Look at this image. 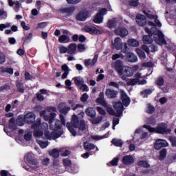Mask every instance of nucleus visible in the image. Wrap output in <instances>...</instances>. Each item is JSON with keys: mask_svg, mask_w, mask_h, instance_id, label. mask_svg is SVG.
<instances>
[{"mask_svg": "<svg viewBox=\"0 0 176 176\" xmlns=\"http://www.w3.org/2000/svg\"><path fill=\"white\" fill-rule=\"evenodd\" d=\"M97 60H98V54H96L94 58L91 59H85V67H93L96 65V63H97Z\"/></svg>", "mask_w": 176, "mask_h": 176, "instance_id": "obj_17", "label": "nucleus"}, {"mask_svg": "<svg viewBox=\"0 0 176 176\" xmlns=\"http://www.w3.org/2000/svg\"><path fill=\"white\" fill-rule=\"evenodd\" d=\"M107 9L102 8L100 10L98 14L95 16L94 19V23H96V24H101L102 23L103 18L102 16L104 14H107Z\"/></svg>", "mask_w": 176, "mask_h": 176, "instance_id": "obj_9", "label": "nucleus"}, {"mask_svg": "<svg viewBox=\"0 0 176 176\" xmlns=\"http://www.w3.org/2000/svg\"><path fill=\"white\" fill-rule=\"evenodd\" d=\"M136 23H138L139 25H141V27H144V25L146 24V18L144 15H138L136 16Z\"/></svg>", "mask_w": 176, "mask_h": 176, "instance_id": "obj_19", "label": "nucleus"}, {"mask_svg": "<svg viewBox=\"0 0 176 176\" xmlns=\"http://www.w3.org/2000/svg\"><path fill=\"white\" fill-rule=\"evenodd\" d=\"M122 163L125 166H130L134 163V157L133 155H126L122 158Z\"/></svg>", "mask_w": 176, "mask_h": 176, "instance_id": "obj_16", "label": "nucleus"}, {"mask_svg": "<svg viewBox=\"0 0 176 176\" xmlns=\"http://www.w3.org/2000/svg\"><path fill=\"white\" fill-rule=\"evenodd\" d=\"M144 129H147L149 133H157V134H170L171 130L167 128V124L161 123L157 125V128H152L149 125H144Z\"/></svg>", "mask_w": 176, "mask_h": 176, "instance_id": "obj_5", "label": "nucleus"}, {"mask_svg": "<svg viewBox=\"0 0 176 176\" xmlns=\"http://www.w3.org/2000/svg\"><path fill=\"white\" fill-rule=\"evenodd\" d=\"M74 80L75 85H76V86H78V87L81 85H83V83H85V80L80 76H77L74 78Z\"/></svg>", "mask_w": 176, "mask_h": 176, "instance_id": "obj_30", "label": "nucleus"}, {"mask_svg": "<svg viewBox=\"0 0 176 176\" xmlns=\"http://www.w3.org/2000/svg\"><path fill=\"white\" fill-rule=\"evenodd\" d=\"M66 127L71 134H72L74 137H76V131H75L74 129H78L79 131H85V130H86V124L85 123V120H79L78 116L73 115L71 122H67L66 124Z\"/></svg>", "mask_w": 176, "mask_h": 176, "instance_id": "obj_2", "label": "nucleus"}, {"mask_svg": "<svg viewBox=\"0 0 176 176\" xmlns=\"http://www.w3.org/2000/svg\"><path fill=\"white\" fill-rule=\"evenodd\" d=\"M1 16V19L5 20L6 17H8V12L5 11V10H0V17Z\"/></svg>", "mask_w": 176, "mask_h": 176, "instance_id": "obj_51", "label": "nucleus"}, {"mask_svg": "<svg viewBox=\"0 0 176 176\" xmlns=\"http://www.w3.org/2000/svg\"><path fill=\"white\" fill-rule=\"evenodd\" d=\"M88 17L89 11L86 10H82L76 15V19L78 21H85V20H87Z\"/></svg>", "mask_w": 176, "mask_h": 176, "instance_id": "obj_12", "label": "nucleus"}, {"mask_svg": "<svg viewBox=\"0 0 176 176\" xmlns=\"http://www.w3.org/2000/svg\"><path fill=\"white\" fill-rule=\"evenodd\" d=\"M97 102H100L102 105H107L106 101L104 100V92H100L99 94V98H97Z\"/></svg>", "mask_w": 176, "mask_h": 176, "instance_id": "obj_33", "label": "nucleus"}, {"mask_svg": "<svg viewBox=\"0 0 176 176\" xmlns=\"http://www.w3.org/2000/svg\"><path fill=\"white\" fill-rule=\"evenodd\" d=\"M85 30L86 32H89V34H93L94 35H97V34H98V32H100V31L98 30H97V28H96L95 27H92V26H86L85 28Z\"/></svg>", "mask_w": 176, "mask_h": 176, "instance_id": "obj_25", "label": "nucleus"}, {"mask_svg": "<svg viewBox=\"0 0 176 176\" xmlns=\"http://www.w3.org/2000/svg\"><path fill=\"white\" fill-rule=\"evenodd\" d=\"M66 107L67 104H65V102H61L58 106V109H59L60 112H61Z\"/></svg>", "mask_w": 176, "mask_h": 176, "instance_id": "obj_56", "label": "nucleus"}, {"mask_svg": "<svg viewBox=\"0 0 176 176\" xmlns=\"http://www.w3.org/2000/svg\"><path fill=\"white\" fill-rule=\"evenodd\" d=\"M79 87L80 90H82V91H89V87L85 85V83L81 85Z\"/></svg>", "mask_w": 176, "mask_h": 176, "instance_id": "obj_55", "label": "nucleus"}, {"mask_svg": "<svg viewBox=\"0 0 176 176\" xmlns=\"http://www.w3.org/2000/svg\"><path fill=\"white\" fill-rule=\"evenodd\" d=\"M24 160L26 162V163H28L31 167L38 166V160H35L32 153H28L26 155H25Z\"/></svg>", "mask_w": 176, "mask_h": 176, "instance_id": "obj_7", "label": "nucleus"}, {"mask_svg": "<svg viewBox=\"0 0 176 176\" xmlns=\"http://www.w3.org/2000/svg\"><path fill=\"white\" fill-rule=\"evenodd\" d=\"M170 141L173 145V146H176V138L175 137H170Z\"/></svg>", "mask_w": 176, "mask_h": 176, "instance_id": "obj_64", "label": "nucleus"}, {"mask_svg": "<svg viewBox=\"0 0 176 176\" xmlns=\"http://www.w3.org/2000/svg\"><path fill=\"white\" fill-rule=\"evenodd\" d=\"M118 163H119V158L115 157L113 159V160L111 162V166H118Z\"/></svg>", "mask_w": 176, "mask_h": 176, "instance_id": "obj_60", "label": "nucleus"}, {"mask_svg": "<svg viewBox=\"0 0 176 176\" xmlns=\"http://www.w3.org/2000/svg\"><path fill=\"white\" fill-rule=\"evenodd\" d=\"M85 113L90 118H96L97 115L96 109H94L93 107H88L85 111Z\"/></svg>", "mask_w": 176, "mask_h": 176, "instance_id": "obj_23", "label": "nucleus"}, {"mask_svg": "<svg viewBox=\"0 0 176 176\" xmlns=\"http://www.w3.org/2000/svg\"><path fill=\"white\" fill-rule=\"evenodd\" d=\"M166 155H167V151L165 148H163L160 153L159 160L161 161L164 160V159H166Z\"/></svg>", "mask_w": 176, "mask_h": 176, "instance_id": "obj_40", "label": "nucleus"}, {"mask_svg": "<svg viewBox=\"0 0 176 176\" xmlns=\"http://www.w3.org/2000/svg\"><path fill=\"white\" fill-rule=\"evenodd\" d=\"M116 24H118V21H116V19H114L108 21L107 26L109 28H113V27H116Z\"/></svg>", "mask_w": 176, "mask_h": 176, "instance_id": "obj_41", "label": "nucleus"}, {"mask_svg": "<svg viewBox=\"0 0 176 176\" xmlns=\"http://www.w3.org/2000/svg\"><path fill=\"white\" fill-rule=\"evenodd\" d=\"M128 61L130 63H137L138 61V58L134 54L129 52L127 54Z\"/></svg>", "mask_w": 176, "mask_h": 176, "instance_id": "obj_27", "label": "nucleus"}, {"mask_svg": "<svg viewBox=\"0 0 176 176\" xmlns=\"http://www.w3.org/2000/svg\"><path fill=\"white\" fill-rule=\"evenodd\" d=\"M69 41H70L69 37L65 34L60 36L58 38V42L60 43H68Z\"/></svg>", "mask_w": 176, "mask_h": 176, "instance_id": "obj_32", "label": "nucleus"}, {"mask_svg": "<svg viewBox=\"0 0 176 176\" xmlns=\"http://www.w3.org/2000/svg\"><path fill=\"white\" fill-rule=\"evenodd\" d=\"M128 45L129 46H132L133 47H138V46H140V43L134 38H131L128 40Z\"/></svg>", "mask_w": 176, "mask_h": 176, "instance_id": "obj_31", "label": "nucleus"}, {"mask_svg": "<svg viewBox=\"0 0 176 176\" xmlns=\"http://www.w3.org/2000/svg\"><path fill=\"white\" fill-rule=\"evenodd\" d=\"M143 42L147 45L152 43L153 42V39L149 35L144 36H143Z\"/></svg>", "mask_w": 176, "mask_h": 176, "instance_id": "obj_36", "label": "nucleus"}, {"mask_svg": "<svg viewBox=\"0 0 176 176\" xmlns=\"http://www.w3.org/2000/svg\"><path fill=\"white\" fill-rule=\"evenodd\" d=\"M63 164L65 167H69L71 166V160H69L68 159H64Z\"/></svg>", "mask_w": 176, "mask_h": 176, "instance_id": "obj_59", "label": "nucleus"}, {"mask_svg": "<svg viewBox=\"0 0 176 176\" xmlns=\"http://www.w3.org/2000/svg\"><path fill=\"white\" fill-rule=\"evenodd\" d=\"M16 87L20 91V93H24V86L22 82H16Z\"/></svg>", "mask_w": 176, "mask_h": 176, "instance_id": "obj_46", "label": "nucleus"}, {"mask_svg": "<svg viewBox=\"0 0 176 176\" xmlns=\"http://www.w3.org/2000/svg\"><path fill=\"white\" fill-rule=\"evenodd\" d=\"M148 25H150V27L152 28H145L146 32H148L149 35H155V36L154 37V41L157 43V45H166V40L164 39V36L163 35V33H162L157 30V28H156V27L155 26V23L152 21H148Z\"/></svg>", "mask_w": 176, "mask_h": 176, "instance_id": "obj_3", "label": "nucleus"}, {"mask_svg": "<svg viewBox=\"0 0 176 176\" xmlns=\"http://www.w3.org/2000/svg\"><path fill=\"white\" fill-rule=\"evenodd\" d=\"M115 34L121 38H126L129 35V30L124 28H118L115 30Z\"/></svg>", "mask_w": 176, "mask_h": 176, "instance_id": "obj_13", "label": "nucleus"}, {"mask_svg": "<svg viewBox=\"0 0 176 176\" xmlns=\"http://www.w3.org/2000/svg\"><path fill=\"white\" fill-rule=\"evenodd\" d=\"M64 151H65L64 148H53L52 150L49 151V155H50V156H52V157L57 159V157H58V156H60V153L64 152Z\"/></svg>", "mask_w": 176, "mask_h": 176, "instance_id": "obj_15", "label": "nucleus"}, {"mask_svg": "<svg viewBox=\"0 0 176 176\" xmlns=\"http://www.w3.org/2000/svg\"><path fill=\"white\" fill-rule=\"evenodd\" d=\"M24 138L26 140V141H31V138H32V133L31 132L25 133Z\"/></svg>", "mask_w": 176, "mask_h": 176, "instance_id": "obj_54", "label": "nucleus"}, {"mask_svg": "<svg viewBox=\"0 0 176 176\" xmlns=\"http://www.w3.org/2000/svg\"><path fill=\"white\" fill-rule=\"evenodd\" d=\"M106 96L109 98H115L118 96V92L113 89H108L106 90Z\"/></svg>", "mask_w": 176, "mask_h": 176, "instance_id": "obj_24", "label": "nucleus"}, {"mask_svg": "<svg viewBox=\"0 0 176 176\" xmlns=\"http://www.w3.org/2000/svg\"><path fill=\"white\" fill-rule=\"evenodd\" d=\"M155 84L157 86H163L164 85V79L163 77H158L155 80Z\"/></svg>", "mask_w": 176, "mask_h": 176, "instance_id": "obj_43", "label": "nucleus"}, {"mask_svg": "<svg viewBox=\"0 0 176 176\" xmlns=\"http://www.w3.org/2000/svg\"><path fill=\"white\" fill-rule=\"evenodd\" d=\"M62 13H66L67 14H72L74 13V8H65L61 10Z\"/></svg>", "mask_w": 176, "mask_h": 176, "instance_id": "obj_42", "label": "nucleus"}, {"mask_svg": "<svg viewBox=\"0 0 176 176\" xmlns=\"http://www.w3.org/2000/svg\"><path fill=\"white\" fill-rule=\"evenodd\" d=\"M109 134V132H108L107 134H105L104 135H102V136H100L98 135H92L91 138H92V140H96L97 141H98L100 140H103V138H108Z\"/></svg>", "mask_w": 176, "mask_h": 176, "instance_id": "obj_39", "label": "nucleus"}, {"mask_svg": "<svg viewBox=\"0 0 176 176\" xmlns=\"http://www.w3.org/2000/svg\"><path fill=\"white\" fill-rule=\"evenodd\" d=\"M60 118L61 121H60L59 120H56L54 128H50L51 130H54V131L51 133L47 131L45 132V135L48 140H56V138H59V137H61V135L63 134L61 127H63L62 124H63V126H65V118L63 115H60Z\"/></svg>", "mask_w": 176, "mask_h": 176, "instance_id": "obj_1", "label": "nucleus"}, {"mask_svg": "<svg viewBox=\"0 0 176 176\" xmlns=\"http://www.w3.org/2000/svg\"><path fill=\"white\" fill-rule=\"evenodd\" d=\"M112 144H113V145L116 146H122V145H123V142H122L120 140L113 139Z\"/></svg>", "mask_w": 176, "mask_h": 176, "instance_id": "obj_45", "label": "nucleus"}, {"mask_svg": "<svg viewBox=\"0 0 176 176\" xmlns=\"http://www.w3.org/2000/svg\"><path fill=\"white\" fill-rule=\"evenodd\" d=\"M147 113H153L155 112V107L151 104H147V110H146Z\"/></svg>", "mask_w": 176, "mask_h": 176, "instance_id": "obj_50", "label": "nucleus"}, {"mask_svg": "<svg viewBox=\"0 0 176 176\" xmlns=\"http://www.w3.org/2000/svg\"><path fill=\"white\" fill-rule=\"evenodd\" d=\"M119 76L121 77L122 80H127V78H130V76H133V69L130 67L124 66L122 69L119 72Z\"/></svg>", "mask_w": 176, "mask_h": 176, "instance_id": "obj_6", "label": "nucleus"}, {"mask_svg": "<svg viewBox=\"0 0 176 176\" xmlns=\"http://www.w3.org/2000/svg\"><path fill=\"white\" fill-rule=\"evenodd\" d=\"M16 123L17 126H24V122L23 121L22 118L16 119Z\"/></svg>", "mask_w": 176, "mask_h": 176, "instance_id": "obj_61", "label": "nucleus"}, {"mask_svg": "<svg viewBox=\"0 0 176 176\" xmlns=\"http://www.w3.org/2000/svg\"><path fill=\"white\" fill-rule=\"evenodd\" d=\"M96 111H98L100 115H102L103 116H105L107 115V112L105 111V110L100 107H96Z\"/></svg>", "mask_w": 176, "mask_h": 176, "instance_id": "obj_49", "label": "nucleus"}, {"mask_svg": "<svg viewBox=\"0 0 176 176\" xmlns=\"http://www.w3.org/2000/svg\"><path fill=\"white\" fill-rule=\"evenodd\" d=\"M121 98L124 107H129V105L130 104V98L127 97V95H126V93L124 92L121 93Z\"/></svg>", "mask_w": 176, "mask_h": 176, "instance_id": "obj_22", "label": "nucleus"}, {"mask_svg": "<svg viewBox=\"0 0 176 176\" xmlns=\"http://www.w3.org/2000/svg\"><path fill=\"white\" fill-rule=\"evenodd\" d=\"M87 98H89V95L87 94H84L81 97V101L82 102H86L87 101Z\"/></svg>", "mask_w": 176, "mask_h": 176, "instance_id": "obj_62", "label": "nucleus"}, {"mask_svg": "<svg viewBox=\"0 0 176 176\" xmlns=\"http://www.w3.org/2000/svg\"><path fill=\"white\" fill-rule=\"evenodd\" d=\"M36 138H37L36 142L40 145L41 148L44 149V148L47 147V146L49 145L47 144V142L42 140V137Z\"/></svg>", "mask_w": 176, "mask_h": 176, "instance_id": "obj_29", "label": "nucleus"}, {"mask_svg": "<svg viewBox=\"0 0 176 176\" xmlns=\"http://www.w3.org/2000/svg\"><path fill=\"white\" fill-rule=\"evenodd\" d=\"M136 52L139 56L140 58H141V60H145L146 58V56H145V52H142L141 50L137 48Z\"/></svg>", "mask_w": 176, "mask_h": 176, "instance_id": "obj_38", "label": "nucleus"}, {"mask_svg": "<svg viewBox=\"0 0 176 176\" xmlns=\"http://www.w3.org/2000/svg\"><path fill=\"white\" fill-rule=\"evenodd\" d=\"M1 72L3 74L7 73L10 74V75H13V69L12 68H3L1 69Z\"/></svg>", "mask_w": 176, "mask_h": 176, "instance_id": "obj_47", "label": "nucleus"}, {"mask_svg": "<svg viewBox=\"0 0 176 176\" xmlns=\"http://www.w3.org/2000/svg\"><path fill=\"white\" fill-rule=\"evenodd\" d=\"M138 0H131L129 1V5L131 6L136 7L138 6Z\"/></svg>", "mask_w": 176, "mask_h": 176, "instance_id": "obj_58", "label": "nucleus"}, {"mask_svg": "<svg viewBox=\"0 0 176 176\" xmlns=\"http://www.w3.org/2000/svg\"><path fill=\"white\" fill-rule=\"evenodd\" d=\"M76 43H71L67 47V53L68 54H75L76 52Z\"/></svg>", "mask_w": 176, "mask_h": 176, "instance_id": "obj_26", "label": "nucleus"}, {"mask_svg": "<svg viewBox=\"0 0 176 176\" xmlns=\"http://www.w3.org/2000/svg\"><path fill=\"white\" fill-rule=\"evenodd\" d=\"M36 98L38 100V101H43V100H45V96H43L42 94L38 93L36 94Z\"/></svg>", "mask_w": 176, "mask_h": 176, "instance_id": "obj_63", "label": "nucleus"}, {"mask_svg": "<svg viewBox=\"0 0 176 176\" xmlns=\"http://www.w3.org/2000/svg\"><path fill=\"white\" fill-rule=\"evenodd\" d=\"M113 46L114 49H116V50H120V49L123 47V43H122V39L120 37H117L115 38Z\"/></svg>", "mask_w": 176, "mask_h": 176, "instance_id": "obj_20", "label": "nucleus"}, {"mask_svg": "<svg viewBox=\"0 0 176 176\" xmlns=\"http://www.w3.org/2000/svg\"><path fill=\"white\" fill-rule=\"evenodd\" d=\"M77 48L79 52H85L86 50V45L85 44H78Z\"/></svg>", "mask_w": 176, "mask_h": 176, "instance_id": "obj_52", "label": "nucleus"}, {"mask_svg": "<svg viewBox=\"0 0 176 176\" xmlns=\"http://www.w3.org/2000/svg\"><path fill=\"white\" fill-rule=\"evenodd\" d=\"M59 53H60V54H65V53H68V48L64 46L60 47Z\"/></svg>", "mask_w": 176, "mask_h": 176, "instance_id": "obj_48", "label": "nucleus"}, {"mask_svg": "<svg viewBox=\"0 0 176 176\" xmlns=\"http://www.w3.org/2000/svg\"><path fill=\"white\" fill-rule=\"evenodd\" d=\"M49 125L47 123L43 122L41 124V119H37L36 122L31 126V129H33L34 135L36 138H41L43 135V131L42 130H47ZM41 129V130L40 129Z\"/></svg>", "mask_w": 176, "mask_h": 176, "instance_id": "obj_4", "label": "nucleus"}, {"mask_svg": "<svg viewBox=\"0 0 176 176\" xmlns=\"http://www.w3.org/2000/svg\"><path fill=\"white\" fill-rule=\"evenodd\" d=\"M84 148L86 151H91V149H94V148H96V146L93 144L85 142L84 143Z\"/></svg>", "mask_w": 176, "mask_h": 176, "instance_id": "obj_35", "label": "nucleus"}, {"mask_svg": "<svg viewBox=\"0 0 176 176\" xmlns=\"http://www.w3.org/2000/svg\"><path fill=\"white\" fill-rule=\"evenodd\" d=\"M56 116H57V114H56V113H50V129H54V125L52 124L54 120V118H56Z\"/></svg>", "mask_w": 176, "mask_h": 176, "instance_id": "obj_34", "label": "nucleus"}, {"mask_svg": "<svg viewBox=\"0 0 176 176\" xmlns=\"http://www.w3.org/2000/svg\"><path fill=\"white\" fill-rule=\"evenodd\" d=\"M113 107L117 111L118 116H120L122 113H123L124 109H123V104L122 102H119L113 103Z\"/></svg>", "mask_w": 176, "mask_h": 176, "instance_id": "obj_18", "label": "nucleus"}, {"mask_svg": "<svg viewBox=\"0 0 176 176\" xmlns=\"http://www.w3.org/2000/svg\"><path fill=\"white\" fill-rule=\"evenodd\" d=\"M103 107H105V108H107V112H108L109 115H112L113 116L116 115L115 111H113V109H112V107H111L109 104L106 103V105H103Z\"/></svg>", "mask_w": 176, "mask_h": 176, "instance_id": "obj_37", "label": "nucleus"}, {"mask_svg": "<svg viewBox=\"0 0 176 176\" xmlns=\"http://www.w3.org/2000/svg\"><path fill=\"white\" fill-rule=\"evenodd\" d=\"M35 119H36V116L34 113H28L24 116V122H25V123H28V124H32V126L35 123Z\"/></svg>", "mask_w": 176, "mask_h": 176, "instance_id": "obj_8", "label": "nucleus"}, {"mask_svg": "<svg viewBox=\"0 0 176 176\" xmlns=\"http://www.w3.org/2000/svg\"><path fill=\"white\" fill-rule=\"evenodd\" d=\"M111 67L114 68L116 71H117L118 75H119V72H121L122 69L124 67V66H123V63L122 62V60H119L111 64Z\"/></svg>", "mask_w": 176, "mask_h": 176, "instance_id": "obj_14", "label": "nucleus"}, {"mask_svg": "<svg viewBox=\"0 0 176 176\" xmlns=\"http://www.w3.org/2000/svg\"><path fill=\"white\" fill-rule=\"evenodd\" d=\"M133 79H130L129 80L127 81L126 85L128 86H135V85L138 84V82H140V79H142V75L141 73L138 72L135 74Z\"/></svg>", "mask_w": 176, "mask_h": 176, "instance_id": "obj_11", "label": "nucleus"}, {"mask_svg": "<svg viewBox=\"0 0 176 176\" xmlns=\"http://www.w3.org/2000/svg\"><path fill=\"white\" fill-rule=\"evenodd\" d=\"M45 109L47 112H50V113L57 112V109L54 107H47Z\"/></svg>", "mask_w": 176, "mask_h": 176, "instance_id": "obj_53", "label": "nucleus"}, {"mask_svg": "<svg viewBox=\"0 0 176 176\" xmlns=\"http://www.w3.org/2000/svg\"><path fill=\"white\" fill-rule=\"evenodd\" d=\"M138 166H140V167H144L145 168H148V167H150L149 164H148V162H146V161L143 160L138 162Z\"/></svg>", "mask_w": 176, "mask_h": 176, "instance_id": "obj_44", "label": "nucleus"}, {"mask_svg": "<svg viewBox=\"0 0 176 176\" xmlns=\"http://www.w3.org/2000/svg\"><path fill=\"white\" fill-rule=\"evenodd\" d=\"M166 146H168V143L163 139H157L154 144V148L156 151H160Z\"/></svg>", "mask_w": 176, "mask_h": 176, "instance_id": "obj_10", "label": "nucleus"}, {"mask_svg": "<svg viewBox=\"0 0 176 176\" xmlns=\"http://www.w3.org/2000/svg\"><path fill=\"white\" fill-rule=\"evenodd\" d=\"M8 127L9 129L11 130V131H14V130L16 129V120H14V118L10 119Z\"/></svg>", "mask_w": 176, "mask_h": 176, "instance_id": "obj_28", "label": "nucleus"}, {"mask_svg": "<svg viewBox=\"0 0 176 176\" xmlns=\"http://www.w3.org/2000/svg\"><path fill=\"white\" fill-rule=\"evenodd\" d=\"M25 80H31V79H34V78L29 72H26L25 73Z\"/></svg>", "mask_w": 176, "mask_h": 176, "instance_id": "obj_57", "label": "nucleus"}, {"mask_svg": "<svg viewBox=\"0 0 176 176\" xmlns=\"http://www.w3.org/2000/svg\"><path fill=\"white\" fill-rule=\"evenodd\" d=\"M104 119V117H102V116H98L97 117H94V118H91V119H89V122L90 123H91V124H100V122H102V120Z\"/></svg>", "mask_w": 176, "mask_h": 176, "instance_id": "obj_21", "label": "nucleus"}]
</instances>
